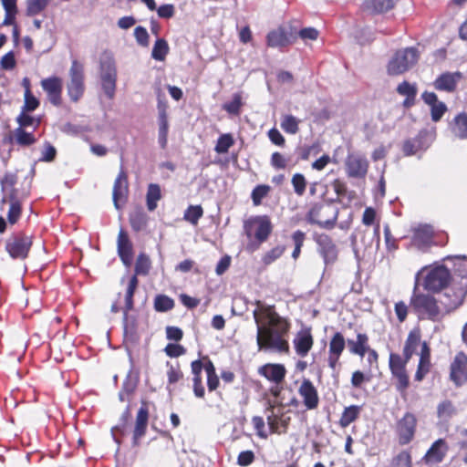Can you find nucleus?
<instances>
[{
	"label": "nucleus",
	"mask_w": 467,
	"mask_h": 467,
	"mask_svg": "<svg viewBox=\"0 0 467 467\" xmlns=\"http://www.w3.org/2000/svg\"><path fill=\"white\" fill-rule=\"evenodd\" d=\"M253 315L257 326L256 341L260 350H272L279 353L289 351L288 341L285 338L290 324L280 317L272 306L256 302Z\"/></svg>",
	"instance_id": "f257e3e1"
},
{
	"label": "nucleus",
	"mask_w": 467,
	"mask_h": 467,
	"mask_svg": "<svg viewBox=\"0 0 467 467\" xmlns=\"http://www.w3.org/2000/svg\"><path fill=\"white\" fill-rule=\"evenodd\" d=\"M454 258L453 282L458 283L459 288H447L442 295L441 303L445 309V314L459 307L462 304L467 293V257L455 256Z\"/></svg>",
	"instance_id": "f03ea898"
},
{
	"label": "nucleus",
	"mask_w": 467,
	"mask_h": 467,
	"mask_svg": "<svg viewBox=\"0 0 467 467\" xmlns=\"http://www.w3.org/2000/svg\"><path fill=\"white\" fill-rule=\"evenodd\" d=\"M424 273L423 286L426 290L438 292L447 286L453 276L451 275L448 268L443 265L424 266L416 275L415 288L418 287L420 276Z\"/></svg>",
	"instance_id": "7ed1b4c3"
},
{
	"label": "nucleus",
	"mask_w": 467,
	"mask_h": 467,
	"mask_svg": "<svg viewBox=\"0 0 467 467\" xmlns=\"http://www.w3.org/2000/svg\"><path fill=\"white\" fill-rule=\"evenodd\" d=\"M410 305L421 319L440 321L445 315V312L438 306L436 299L430 295L414 293L410 299Z\"/></svg>",
	"instance_id": "20e7f679"
},
{
	"label": "nucleus",
	"mask_w": 467,
	"mask_h": 467,
	"mask_svg": "<svg viewBox=\"0 0 467 467\" xmlns=\"http://www.w3.org/2000/svg\"><path fill=\"white\" fill-rule=\"evenodd\" d=\"M418 59L419 54L414 47L398 50L389 61L387 72L390 76L401 75L416 65Z\"/></svg>",
	"instance_id": "39448f33"
},
{
	"label": "nucleus",
	"mask_w": 467,
	"mask_h": 467,
	"mask_svg": "<svg viewBox=\"0 0 467 467\" xmlns=\"http://www.w3.org/2000/svg\"><path fill=\"white\" fill-rule=\"evenodd\" d=\"M244 231L249 238L253 235L258 244H249L247 249L251 252L256 250L259 244L265 242L272 232V223L266 215L250 218L244 223Z\"/></svg>",
	"instance_id": "423d86ee"
},
{
	"label": "nucleus",
	"mask_w": 467,
	"mask_h": 467,
	"mask_svg": "<svg viewBox=\"0 0 467 467\" xmlns=\"http://www.w3.org/2000/svg\"><path fill=\"white\" fill-rule=\"evenodd\" d=\"M99 78L104 93L109 99H113L116 91L117 68L110 55L105 54L100 58Z\"/></svg>",
	"instance_id": "0eeeda50"
},
{
	"label": "nucleus",
	"mask_w": 467,
	"mask_h": 467,
	"mask_svg": "<svg viewBox=\"0 0 467 467\" xmlns=\"http://www.w3.org/2000/svg\"><path fill=\"white\" fill-rule=\"evenodd\" d=\"M150 268V260L149 256L140 254L136 261L135 275L129 278L125 293L124 318H127L128 312L133 308V295L138 286L137 275H147Z\"/></svg>",
	"instance_id": "6e6552de"
},
{
	"label": "nucleus",
	"mask_w": 467,
	"mask_h": 467,
	"mask_svg": "<svg viewBox=\"0 0 467 467\" xmlns=\"http://www.w3.org/2000/svg\"><path fill=\"white\" fill-rule=\"evenodd\" d=\"M307 219L311 223H316L322 227H332L337 222V211L330 203H315L308 212Z\"/></svg>",
	"instance_id": "1a4fd4ad"
},
{
	"label": "nucleus",
	"mask_w": 467,
	"mask_h": 467,
	"mask_svg": "<svg viewBox=\"0 0 467 467\" xmlns=\"http://www.w3.org/2000/svg\"><path fill=\"white\" fill-rule=\"evenodd\" d=\"M67 93L71 100L78 101L85 90L84 67L78 60H73L69 68V81L67 82Z\"/></svg>",
	"instance_id": "9d476101"
},
{
	"label": "nucleus",
	"mask_w": 467,
	"mask_h": 467,
	"mask_svg": "<svg viewBox=\"0 0 467 467\" xmlns=\"http://www.w3.org/2000/svg\"><path fill=\"white\" fill-rule=\"evenodd\" d=\"M417 425V419L412 413H406L398 422H397V434L399 443L400 445H406L410 443L415 434Z\"/></svg>",
	"instance_id": "9b49d317"
},
{
	"label": "nucleus",
	"mask_w": 467,
	"mask_h": 467,
	"mask_svg": "<svg viewBox=\"0 0 467 467\" xmlns=\"http://www.w3.org/2000/svg\"><path fill=\"white\" fill-rule=\"evenodd\" d=\"M31 245L30 236L19 235L7 242L6 250L13 258H26Z\"/></svg>",
	"instance_id": "f8f14e48"
},
{
	"label": "nucleus",
	"mask_w": 467,
	"mask_h": 467,
	"mask_svg": "<svg viewBox=\"0 0 467 467\" xmlns=\"http://www.w3.org/2000/svg\"><path fill=\"white\" fill-rule=\"evenodd\" d=\"M462 78V75L459 71L443 72L434 80L433 87L438 91L451 93L456 90L458 83Z\"/></svg>",
	"instance_id": "ddd939ff"
},
{
	"label": "nucleus",
	"mask_w": 467,
	"mask_h": 467,
	"mask_svg": "<svg viewBox=\"0 0 467 467\" xmlns=\"http://www.w3.org/2000/svg\"><path fill=\"white\" fill-rule=\"evenodd\" d=\"M41 87L47 93L49 101L58 106L61 102L63 82L58 77H50L41 80Z\"/></svg>",
	"instance_id": "4468645a"
},
{
	"label": "nucleus",
	"mask_w": 467,
	"mask_h": 467,
	"mask_svg": "<svg viewBox=\"0 0 467 467\" xmlns=\"http://www.w3.org/2000/svg\"><path fill=\"white\" fill-rule=\"evenodd\" d=\"M451 379L457 386L467 381V356L458 353L451 365Z\"/></svg>",
	"instance_id": "2eb2a0df"
},
{
	"label": "nucleus",
	"mask_w": 467,
	"mask_h": 467,
	"mask_svg": "<svg viewBox=\"0 0 467 467\" xmlns=\"http://www.w3.org/2000/svg\"><path fill=\"white\" fill-rule=\"evenodd\" d=\"M421 99L431 109V120L434 122L440 121L448 109L446 104L439 100L434 92L424 91L421 94Z\"/></svg>",
	"instance_id": "dca6fc26"
},
{
	"label": "nucleus",
	"mask_w": 467,
	"mask_h": 467,
	"mask_svg": "<svg viewBox=\"0 0 467 467\" xmlns=\"http://www.w3.org/2000/svg\"><path fill=\"white\" fill-rule=\"evenodd\" d=\"M368 162L359 154H350L346 161V169L348 176L362 178L367 174Z\"/></svg>",
	"instance_id": "f3484780"
},
{
	"label": "nucleus",
	"mask_w": 467,
	"mask_h": 467,
	"mask_svg": "<svg viewBox=\"0 0 467 467\" xmlns=\"http://www.w3.org/2000/svg\"><path fill=\"white\" fill-rule=\"evenodd\" d=\"M157 108L159 124L158 142L161 148L164 149L167 145L169 130V122L167 115L168 104L166 101L159 100Z\"/></svg>",
	"instance_id": "a211bd4d"
},
{
	"label": "nucleus",
	"mask_w": 467,
	"mask_h": 467,
	"mask_svg": "<svg viewBox=\"0 0 467 467\" xmlns=\"http://www.w3.org/2000/svg\"><path fill=\"white\" fill-rule=\"evenodd\" d=\"M298 393L303 399L304 405L307 410H314L317 407L319 398L317 390L309 379H304L298 389Z\"/></svg>",
	"instance_id": "6ab92c4d"
},
{
	"label": "nucleus",
	"mask_w": 467,
	"mask_h": 467,
	"mask_svg": "<svg viewBox=\"0 0 467 467\" xmlns=\"http://www.w3.org/2000/svg\"><path fill=\"white\" fill-rule=\"evenodd\" d=\"M128 192L127 175L123 171H120L115 180L112 192L113 202L116 209H120L119 202L124 203L127 201Z\"/></svg>",
	"instance_id": "aec40b11"
},
{
	"label": "nucleus",
	"mask_w": 467,
	"mask_h": 467,
	"mask_svg": "<svg viewBox=\"0 0 467 467\" xmlns=\"http://www.w3.org/2000/svg\"><path fill=\"white\" fill-rule=\"evenodd\" d=\"M296 354L302 358L306 357L313 347V337L309 328L298 331L293 340Z\"/></svg>",
	"instance_id": "412c9836"
},
{
	"label": "nucleus",
	"mask_w": 467,
	"mask_h": 467,
	"mask_svg": "<svg viewBox=\"0 0 467 467\" xmlns=\"http://www.w3.org/2000/svg\"><path fill=\"white\" fill-rule=\"evenodd\" d=\"M258 373L267 380L275 384H279L284 380L286 369L282 364L268 363L260 367Z\"/></svg>",
	"instance_id": "4be33fe9"
},
{
	"label": "nucleus",
	"mask_w": 467,
	"mask_h": 467,
	"mask_svg": "<svg viewBox=\"0 0 467 467\" xmlns=\"http://www.w3.org/2000/svg\"><path fill=\"white\" fill-rule=\"evenodd\" d=\"M447 445L444 440H437L431 447L427 451L423 461L430 465L438 464L442 462L447 452Z\"/></svg>",
	"instance_id": "5701e85b"
},
{
	"label": "nucleus",
	"mask_w": 467,
	"mask_h": 467,
	"mask_svg": "<svg viewBox=\"0 0 467 467\" xmlns=\"http://www.w3.org/2000/svg\"><path fill=\"white\" fill-rule=\"evenodd\" d=\"M400 0H364L363 9L371 14H384L392 10Z\"/></svg>",
	"instance_id": "b1692460"
},
{
	"label": "nucleus",
	"mask_w": 467,
	"mask_h": 467,
	"mask_svg": "<svg viewBox=\"0 0 467 467\" xmlns=\"http://www.w3.org/2000/svg\"><path fill=\"white\" fill-rule=\"evenodd\" d=\"M118 253L123 264L130 265L132 261V244L122 229L118 235Z\"/></svg>",
	"instance_id": "393cba45"
},
{
	"label": "nucleus",
	"mask_w": 467,
	"mask_h": 467,
	"mask_svg": "<svg viewBox=\"0 0 467 467\" xmlns=\"http://www.w3.org/2000/svg\"><path fill=\"white\" fill-rule=\"evenodd\" d=\"M318 244L320 246V253L324 258L325 264H333L337 258V249L336 244L327 235L319 237Z\"/></svg>",
	"instance_id": "a878e982"
},
{
	"label": "nucleus",
	"mask_w": 467,
	"mask_h": 467,
	"mask_svg": "<svg viewBox=\"0 0 467 467\" xmlns=\"http://www.w3.org/2000/svg\"><path fill=\"white\" fill-rule=\"evenodd\" d=\"M149 420V410L145 405H142L137 414L136 423L133 433L134 445L139 444V440L145 434Z\"/></svg>",
	"instance_id": "bb28decb"
},
{
	"label": "nucleus",
	"mask_w": 467,
	"mask_h": 467,
	"mask_svg": "<svg viewBox=\"0 0 467 467\" xmlns=\"http://www.w3.org/2000/svg\"><path fill=\"white\" fill-rule=\"evenodd\" d=\"M431 368V352L426 342L421 345L420 352V361L415 374V379L421 381L423 378L429 373Z\"/></svg>",
	"instance_id": "cd10ccee"
},
{
	"label": "nucleus",
	"mask_w": 467,
	"mask_h": 467,
	"mask_svg": "<svg viewBox=\"0 0 467 467\" xmlns=\"http://www.w3.org/2000/svg\"><path fill=\"white\" fill-rule=\"evenodd\" d=\"M449 129L455 138L467 139V113L461 112L456 115L450 122Z\"/></svg>",
	"instance_id": "c85d7f7f"
},
{
	"label": "nucleus",
	"mask_w": 467,
	"mask_h": 467,
	"mask_svg": "<svg viewBox=\"0 0 467 467\" xmlns=\"http://www.w3.org/2000/svg\"><path fill=\"white\" fill-rule=\"evenodd\" d=\"M396 90L399 95L405 97L402 103L405 108H410L415 104V99L418 92V88L415 83L402 81L398 85Z\"/></svg>",
	"instance_id": "c756f323"
},
{
	"label": "nucleus",
	"mask_w": 467,
	"mask_h": 467,
	"mask_svg": "<svg viewBox=\"0 0 467 467\" xmlns=\"http://www.w3.org/2000/svg\"><path fill=\"white\" fill-rule=\"evenodd\" d=\"M267 46L281 48L291 44L290 37L285 28L279 27L270 31L266 36Z\"/></svg>",
	"instance_id": "7c9ffc66"
},
{
	"label": "nucleus",
	"mask_w": 467,
	"mask_h": 467,
	"mask_svg": "<svg viewBox=\"0 0 467 467\" xmlns=\"http://www.w3.org/2000/svg\"><path fill=\"white\" fill-rule=\"evenodd\" d=\"M432 239V229L428 225L419 226L414 230L412 244L418 248H421L431 243Z\"/></svg>",
	"instance_id": "2f4dec72"
},
{
	"label": "nucleus",
	"mask_w": 467,
	"mask_h": 467,
	"mask_svg": "<svg viewBox=\"0 0 467 467\" xmlns=\"http://www.w3.org/2000/svg\"><path fill=\"white\" fill-rule=\"evenodd\" d=\"M348 346L352 354L363 358L367 350H368V337L366 334L358 333L356 340H348Z\"/></svg>",
	"instance_id": "473e14b6"
},
{
	"label": "nucleus",
	"mask_w": 467,
	"mask_h": 467,
	"mask_svg": "<svg viewBox=\"0 0 467 467\" xmlns=\"http://www.w3.org/2000/svg\"><path fill=\"white\" fill-rule=\"evenodd\" d=\"M422 344L423 342H420V335L415 332H410L407 337L403 349V354L406 360H409L412 355L416 353L419 348L421 349Z\"/></svg>",
	"instance_id": "72a5a7b5"
},
{
	"label": "nucleus",
	"mask_w": 467,
	"mask_h": 467,
	"mask_svg": "<svg viewBox=\"0 0 467 467\" xmlns=\"http://www.w3.org/2000/svg\"><path fill=\"white\" fill-rule=\"evenodd\" d=\"M361 412V407L358 405H351L346 407L339 419V425L342 428H346L354 422Z\"/></svg>",
	"instance_id": "f704fd0d"
},
{
	"label": "nucleus",
	"mask_w": 467,
	"mask_h": 467,
	"mask_svg": "<svg viewBox=\"0 0 467 467\" xmlns=\"http://www.w3.org/2000/svg\"><path fill=\"white\" fill-rule=\"evenodd\" d=\"M161 198V192L160 185L156 183H150L148 186V191L146 194V202L147 208L149 211L152 212L157 208L158 202Z\"/></svg>",
	"instance_id": "c9c22d12"
},
{
	"label": "nucleus",
	"mask_w": 467,
	"mask_h": 467,
	"mask_svg": "<svg viewBox=\"0 0 467 467\" xmlns=\"http://www.w3.org/2000/svg\"><path fill=\"white\" fill-rule=\"evenodd\" d=\"M266 420L271 432L280 434L286 431V419L279 417L272 412L270 415L267 416Z\"/></svg>",
	"instance_id": "e433bc0d"
},
{
	"label": "nucleus",
	"mask_w": 467,
	"mask_h": 467,
	"mask_svg": "<svg viewBox=\"0 0 467 467\" xmlns=\"http://www.w3.org/2000/svg\"><path fill=\"white\" fill-rule=\"evenodd\" d=\"M51 0H26V14L27 16H35L43 12Z\"/></svg>",
	"instance_id": "4c0bfd02"
},
{
	"label": "nucleus",
	"mask_w": 467,
	"mask_h": 467,
	"mask_svg": "<svg viewBox=\"0 0 467 467\" xmlns=\"http://www.w3.org/2000/svg\"><path fill=\"white\" fill-rule=\"evenodd\" d=\"M300 120L293 115H284L281 119L280 126L282 130L288 134H296L299 130Z\"/></svg>",
	"instance_id": "58836bf2"
},
{
	"label": "nucleus",
	"mask_w": 467,
	"mask_h": 467,
	"mask_svg": "<svg viewBox=\"0 0 467 467\" xmlns=\"http://www.w3.org/2000/svg\"><path fill=\"white\" fill-rule=\"evenodd\" d=\"M169 53V46L165 39L159 38L155 41L151 51V57L157 61H163Z\"/></svg>",
	"instance_id": "ea45409f"
},
{
	"label": "nucleus",
	"mask_w": 467,
	"mask_h": 467,
	"mask_svg": "<svg viewBox=\"0 0 467 467\" xmlns=\"http://www.w3.org/2000/svg\"><path fill=\"white\" fill-rule=\"evenodd\" d=\"M346 341L343 335L337 332L329 342V354L340 357L345 349Z\"/></svg>",
	"instance_id": "a19ab883"
},
{
	"label": "nucleus",
	"mask_w": 467,
	"mask_h": 467,
	"mask_svg": "<svg viewBox=\"0 0 467 467\" xmlns=\"http://www.w3.org/2000/svg\"><path fill=\"white\" fill-rule=\"evenodd\" d=\"M130 225L135 231L142 230L148 222V216L141 210H136L130 215Z\"/></svg>",
	"instance_id": "79ce46f5"
},
{
	"label": "nucleus",
	"mask_w": 467,
	"mask_h": 467,
	"mask_svg": "<svg viewBox=\"0 0 467 467\" xmlns=\"http://www.w3.org/2000/svg\"><path fill=\"white\" fill-rule=\"evenodd\" d=\"M456 412V410L450 400H444L441 402L437 407V415L441 420H447L452 417Z\"/></svg>",
	"instance_id": "37998d69"
},
{
	"label": "nucleus",
	"mask_w": 467,
	"mask_h": 467,
	"mask_svg": "<svg viewBox=\"0 0 467 467\" xmlns=\"http://www.w3.org/2000/svg\"><path fill=\"white\" fill-rule=\"evenodd\" d=\"M203 210L201 205H190L183 215L185 221L193 225L198 223L199 219L202 216Z\"/></svg>",
	"instance_id": "c03bdc74"
},
{
	"label": "nucleus",
	"mask_w": 467,
	"mask_h": 467,
	"mask_svg": "<svg viewBox=\"0 0 467 467\" xmlns=\"http://www.w3.org/2000/svg\"><path fill=\"white\" fill-rule=\"evenodd\" d=\"M234 141L231 134H223L218 138L214 150L219 154L226 153L234 145Z\"/></svg>",
	"instance_id": "a18cd8bd"
},
{
	"label": "nucleus",
	"mask_w": 467,
	"mask_h": 467,
	"mask_svg": "<svg viewBox=\"0 0 467 467\" xmlns=\"http://www.w3.org/2000/svg\"><path fill=\"white\" fill-rule=\"evenodd\" d=\"M173 306L174 301L171 297L165 295H159L155 297L154 307L156 311L165 312L171 310Z\"/></svg>",
	"instance_id": "49530a36"
},
{
	"label": "nucleus",
	"mask_w": 467,
	"mask_h": 467,
	"mask_svg": "<svg viewBox=\"0 0 467 467\" xmlns=\"http://www.w3.org/2000/svg\"><path fill=\"white\" fill-rule=\"evenodd\" d=\"M15 138L17 144L22 146H29L35 143L36 139L32 133L26 132L22 128H17L15 130Z\"/></svg>",
	"instance_id": "de8ad7c7"
},
{
	"label": "nucleus",
	"mask_w": 467,
	"mask_h": 467,
	"mask_svg": "<svg viewBox=\"0 0 467 467\" xmlns=\"http://www.w3.org/2000/svg\"><path fill=\"white\" fill-rule=\"evenodd\" d=\"M390 467H411V456L408 451L398 453L391 461Z\"/></svg>",
	"instance_id": "09e8293b"
},
{
	"label": "nucleus",
	"mask_w": 467,
	"mask_h": 467,
	"mask_svg": "<svg viewBox=\"0 0 467 467\" xmlns=\"http://www.w3.org/2000/svg\"><path fill=\"white\" fill-rule=\"evenodd\" d=\"M393 377L397 379V389L400 392H403L409 387V377L407 375L406 369H397L391 371Z\"/></svg>",
	"instance_id": "8fccbe9b"
},
{
	"label": "nucleus",
	"mask_w": 467,
	"mask_h": 467,
	"mask_svg": "<svg viewBox=\"0 0 467 467\" xmlns=\"http://www.w3.org/2000/svg\"><path fill=\"white\" fill-rule=\"evenodd\" d=\"M22 212L21 204L20 202L16 200L15 198H12L10 202L9 211L7 213V220L9 223L15 224L18 219L20 218Z\"/></svg>",
	"instance_id": "3c124183"
},
{
	"label": "nucleus",
	"mask_w": 467,
	"mask_h": 467,
	"mask_svg": "<svg viewBox=\"0 0 467 467\" xmlns=\"http://www.w3.org/2000/svg\"><path fill=\"white\" fill-rule=\"evenodd\" d=\"M291 182L295 192L298 196H302L305 193L306 188V180L305 176L301 173H296L293 175Z\"/></svg>",
	"instance_id": "603ef678"
},
{
	"label": "nucleus",
	"mask_w": 467,
	"mask_h": 467,
	"mask_svg": "<svg viewBox=\"0 0 467 467\" xmlns=\"http://www.w3.org/2000/svg\"><path fill=\"white\" fill-rule=\"evenodd\" d=\"M422 136H423V134L420 133L418 139H415L413 140L405 141V143L403 145V151H404L405 155H408V156L413 155L423 148V146L420 143V140H421Z\"/></svg>",
	"instance_id": "864d4df0"
},
{
	"label": "nucleus",
	"mask_w": 467,
	"mask_h": 467,
	"mask_svg": "<svg viewBox=\"0 0 467 467\" xmlns=\"http://www.w3.org/2000/svg\"><path fill=\"white\" fill-rule=\"evenodd\" d=\"M270 188L266 185H258L252 192V200L254 205H259L262 200L267 195Z\"/></svg>",
	"instance_id": "5fc2aeb1"
},
{
	"label": "nucleus",
	"mask_w": 467,
	"mask_h": 467,
	"mask_svg": "<svg viewBox=\"0 0 467 467\" xmlns=\"http://www.w3.org/2000/svg\"><path fill=\"white\" fill-rule=\"evenodd\" d=\"M284 251H285V248L281 247V246H276V247L271 249L269 252H267L264 255L263 262L265 265L272 264L274 261H275L277 258H279L283 254Z\"/></svg>",
	"instance_id": "6e6d98bb"
},
{
	"label": "nucleus",
	"mask_w": 467,
	"mask_h": 467,
	"mask_svg": "<svg viewBox=\"0 0 467 467\" xmlns=\"http://www.w3.org/2000/svg\"><path fill=\"white\" fill-rule=\"evenodd\" d=\"M241 96L235 94L232 101L225 103L223 105V109H225L228 113L231 114H238L241 108Z\"/></svg>",
	"instance_id": "4d7b16f0"
},
{
	"label": "nucleus",
	"mask_w": 467,
	"mask_h": 467,
	"mask_svg": "<svg viewBox=\"0 0 467 467\" xmlns=\"http://www.w3.org/2000/svg\"><path fill=\"white\" fill-rule=\"evenodd\" d=\"M39 106L38 99L32 94L31 91L25 92V104L24 110L33 111Z\"/></svg>",
	"instance_id": "13d9d810"
},
{
	"label": "nucleus",
	"mask_w": 467,
	"mask_h": 467,
	"mask_svg": "<svg viewBox=\"0 0 467 467\" xmlns=\"http://www.w3.org/2000/svg\"><path fill=\"white\" fill-rule=\"evenodd\" d=\"M16 58L12 51L6 53L0 61V67L5 70H11L16 67Z\"/></svg>",
	"instance_id": "bf43d9fd"
},
{
	"label": "nucleus",
	"mask_w": 467,
	"mask_h": 467,
	"mask_svg": "<svg viewBox=\"0 0 467 467\" xmlns=\"http://www.w3.org/2000/svg\"><path fill=\"white\" fill-rule=\"evenodd\" d=\"M134 36L140 45L143 47H147L149 45V34L146 28L142 26H137L134 29Z\"/></svg>",
	"instance_id": "052dcab7"
},
{
	"label": "nucleus",
	"mask_w": 467,
	"mask_h": 467,
	"mask_svg": "<svg viewBox=\"0 0 467 467\" xmlns=\"http://www.w3.org/2000/svg\"><path fill=\"white\" fill-rule=\"evenodd\" d=\"M252 423L256 430L257 435L262 439L267 438V433L265 431V420L260 416H254L252 419Z\"/></svg>",
	"instance_id": "680f3d73"
},
{
	"label": "nucleus",
	"mask_w": 467,
	"mask_h": 467,
	"mask_svg": "<svg viewBox=\"0 0 467 467\" xmlns=\"http://www.w3.org/2000/svg\"><path fill=\"white\" fill-rule=\"evenodd\" d=\"M254 461V453L252 451H241L237 457V463L240 466H248Z\"/></svg>",
	"instance_id": "e2e57ef3"
},
{
	"label": "nucleus",
	"mask_w": 467,
	"mask_h": 467,
	"mask_svg": "<svg viewBox=\"0 0 467 467\" xmlns=\"http://www.w3.org/2000/svg\"><path fill=\"white\" fill-rule=\"evenodd\" d=\"M408 360H403L400 356L397 354H390L389 356V368L391 371L401 369L405 368Z\"/></svg>",
	"instance_id": "0e129e2a"
},
{
	"label": "nucleus",
	"mask_w": 467,
	"mask_h": 467,
	"mask_svg": "<svg viewBox=\"0 0 467 467\" xmlns=\"http://www.w3.org/2000/svg\"><path fill=\"white\" fill-rule=\"evenodd\" d=\"M164 350L165 353L171 358L180 357L185 352L184 348L177 344H168Z\"/></svg>",
	"instance_id": "69168bd1"
},
{
	"label": "nucleus",
	"mask_w": 467,
	"mask_h": 467,
	"mask_svg": "<svg viewBox=\"0 0 467 467\" xmlns=\"http://www.w3.org/2000/svg\"><path fill=\"white\" fill-rule=\"evenodd\" d=\"M157 14L161 18H171L174 16L175 9L173 5H162L159 8L156 7Z\"/></svg>",
	"instance_id": "338daca9"
},
{
	"label": "nucleus",
	"mask_w": 467,
	"mask_h": 467,
	"mask_svg": "<svg viewBox=\"0 0 467 467\" xmlns=\"http://www.w3.org/2000/svg\"><path fill=\"white\" fill-rule=\"evenodd\" d=\"M57 154L56 149L50 145L49 143H47L45 145V149L42 152V157L40 158L41 161L49 162L52 161Z\"/></svg>",
	"instance_id": "774afa93"
}]
</instances>
